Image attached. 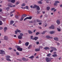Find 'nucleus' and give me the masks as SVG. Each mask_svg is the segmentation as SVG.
Here are the masks:
<instances>
[{
	"instance_id": "11",
	"label": "nucleus",
	"mask_w": 62,
	"mask_h": 62,
	"mask_svg": "<svg viewBox=\"0 0 62 62\" xmlns=\"http://www.w3.org/2000/svg\"><path fill=\"white\" fill-rule=\"evenodd\" d=\"M29 42H26L25 44V46H28V45H29Z\"/></svg>"
},
{
	"instance_id": "38",
	"label": "nucleus",
	"mask_w": 62,
	"mask_h": 62,
	"mask_svg": "<svg viewBox=\"0 0 62 62\" xmlns=\"http://www.w3.org/2000/svg\"><path fill=\"white\" fill-rule=\"evenodd\" d=\"M6 9L8 11V10H9V7H7L6 8Z\"/></svg>"
},
{
	"instance_id": "35",
	"label": "nucleus",
	"mask_w": 62,
	"mask_h": 62,
	"mask_svg": "<svg viewBox=\"0 0 62 62\" xmlns=\"http://www.w3.org/2000/svg\"><path fill=\"white\" fill-rule=\"evenodd\" d=\"M23 18H24L23 17H21L20 21H23Z\"/></svg>"
},
{
	"instance_id": "15",
	"label": "nucleus",
	"mask_w": 62,
	"mask_h": 62,
	"mask_svg": "<svg viewBox=\"0 0 62 62\" xmlns=\"http://www.w3.org/2000/svg\"><path fill=\"white\" fill-rule=\"evenodd\" d=\"M28 32L29 33V34H32L33 33V32H32V31H31L30 30H28Z\"/></svg>"
},
{
	"instance_id": "58",
	"label": "nucleus",
	"mask_w": 62,
	"mask_h": 62,
	"mask_svg": "<svg viewBox=\"0 0 62 62\" xmlns=\"http://www.w3.org/2000/svg\"><path fill=\"white\" fill-rule=\"evenodd\" d=\"M29 46V47H30V48H31V47L32 46L31 45H30Z\"/></svg>"
},
{
	"instance_id": "7",
	"label": "nucleus",
	"mask_w": 62,
	"mask_h": 62,
	"mask_svg": "<svg viewBox=\"0 0 62 62\" xmlns=\"http://www.w3.org/2000/svg\"><path fill=\"white\" fill-rule=\"evenodd\" d=\"M22 60L23 61H27L28 60V59H26L24 58H22Z\"/></svg>"
},
{
	"instance_id": "12",
	"label": "nucleus",
	"mask_w": 62,
	"mask_h": 62,
	"mask_svg": "<svg viewBox=\"0 0 62 62\" xmlns=\"http://www.w3.org/2000/svg\"><path fill=\"white\" fill-rule=\"evenodd\" d=\"M14 23V21L12 20L10 21V24H12Z\"/></svg>"
},
{
	"instance_id": "44",
	"label": "nucleus",
	"mask_w": 62,
	"mask_h": 62,
	"mask_svg": "<svg viewBox=\"0 0 62 62\" xmlns=\"http://www.w3.org/2000/svg\"><path fill=\"white\" fill-rule=\"evenodd\" d=\"M54 9H55V8H52L51 9V11H53V10H54Z\"/></svg>"
},
{
	"instance_id": "62",
	"label": "nucleus",
	"mask_w": 62,
	"mask_h": 62,
	"mask_svg": "<svg viewBox=\"0 0 62 62\" xmlns=\"http://www.w3.org/2000/svg\"><path fill=\"white\" fill-rule=\"evenodd\" d=\"M36 44H39V42H36Z\"/></svg>"
},
{
	"instance_id": "16",
	"label": "nucleus",
	"mask_w": 62,
	"mask_h": 62,
	"mask_svg": "<svg viewBox=\"0 0 62 62\" xmlns=\"http://www.w3.org/2000/svg\"><path fill=\"white\" fill-rule=\"evenodd\" d=\"M54 39L55 40H56V41H57L58 40V38L55 37L54 38Z\"/></svg>"
},
{
	"instance_id": "39",
	"label": "nucleus",
	"mask_w": 62,
	"mask_h": 62,
	"mask_svg": "<svg viewBox=\"0 0 62 62\" xmlns=\"http://www.w3.org/2000/svg\"><path fill=\"white\" fill-rule=\"evenodd\" d=\"M2 24H3V23H2V22L1 21H0V25H2Z\"/></svg>"
},
{
	"instance_id": "45",
	"label": "nucleus",
	"mask_w": 62,
	"mask_h": 62,
	"mask_svg": "<svg viewBox=\"0 0 62 62\" xmlns=\"http://www.w3.org/2000/svg\"><path fill=\"white\" fill-rule=\"evenodd\" d=\"M30 7L31 8H35L34 6H33H33H31Z\"/></svg>"
},
{
	"instance_id": "59",
	"label": "nucleus",
	"mask_w": 62,
	"mask_h": 62,
	"mask_svg": "<svg viewBox=\"0 0 62 62\" xmlns=\"http://www.w3.org/2000/svg\"><path fill=\"white\" fill-rule=\"evenodd\" d=\"M29 46V47H30V48H31V47L32 46L31 45H30Z\"/></svg>"
},
{
	"instance_id": "50",
	"label": "nucleus",
	"mask_w": 62,
	"mask_h": 62,
	"mask_svg": "<svg viewBox=\"0 0 62 62\" xmlns=\"http://www.w3.org/2000/svg\"><path fill=\"white\" fill-rule=\"evenodd\" d=\"M27 18L26 17L24 19V21H25V20H27Z\"/></svg>"
},
{
	"instance_id": "52",
	"label": "nucleus",
	"mask_w": 62,
	"mask_h": 62,
	"mask_svg": "<svg viewBox=\"0 0 62 62\" xmlns=\"http://www.w3.org/2000/svg\"><path fill=\"white\" fill-rule=\"evenodd\" d=\"M25 7L26 8V9H29V8H28V7L26 6Z\"/></svg>"
},
{
	"instance_id": "20",
	"label": "nucleus",
	"mask_w": 62,
	"mask_h": 62,
	"mask_svg": "<svg viewBox=\"0 0 62 62\" xmlns=\"http://www.w3.org/2000/svg\"><path fill=\"white\" fill-rule=\"evenodd\" d=\"M15 18L17 19H19V17H18V16L17 15H15Z\"/></svg>"
},
{
	"instance_id": "30",
	"label": "nucleus",
	"mask_w": 62,
	"mask_h": 62,
	"mask_svg": "<svg viewBox=\"0 0 62 62\" xmlns=\"http://www.w3.org/2000/svg\"><path fill=\"white\" fill-rule=\"evenodd\" d=\"M35 51L36 52H38V51H39V49H35Z\"/></svg>"
},
{
	"instance_id": "36",
	"label": "nucleus",
	"mask_w": 62,
	"mask_h": 62,
	"mask_svg": "<svg viewBox=\"0 0 62 62\" xmlns=\"http://www.w3.org/2000/svg\"><path fill=\"white\" fill-rule=\"evenodd\" d=\"M46 37L47 39H50V37L49 36H46Z\"/></svg>"
},
{
	"instance_id": "60",
	"label": "nucleus",
	"mask_w": 62,
	"mask_h": 62,
	"mask_svg": "<svg viewBox=\"0 0 62 62\" xmlns=\"http://www.w3.org/2000/svg\"><path fill=\"white\" fill-rule=\"evenodd\" d=\"M11 49H12V48L10 47H9L8 48V50H11Z\"/></svg>"
},
{
	"instance_id": "49",
	"label": "nucleus",
	"mask_w": 62,
	"mask_h": 62,
	"mask_svg": "<svg viewBox=\"0 0 62 62\" xmlns=\"http://www.w3.org/2000/svg\"><path fill=\"white\" fill-rule=\"evenodd\" d=\"M19 2H17L16 4V5H18V4H19Z\"/></svg>"
},
{
	"instance_id": "3",
	"label": "nucleus",
	"mask_w": 62,
	"mask_h": 62,
	"mask_svg": "<svg viewBox=\"0 0 62 62\" xmlns=\"http://www.w3.org/2000/svg\"><path fill=\"white\" fill-rule=\"evenodd\" d=\"M46 60L47 62H50L51 61V60L49 58H46Z\"/></svg>"
},
{
	"instance_id": "23",
	"label": "nucleus",
	"mask_w": 62,
	"mask_h": 62,
	"mask_svg": "<svg viewBox=\"0 0 62 62\" xmlns=\"http://www.w3.org/2000/svg\"><path fill=\"white\" fill-rule=\"evenodd\" d=\"M38 3L39 4H42V2L41 1H38Z\"/></svg>"
},
{
	"instance_id": "53",
	"label": "nucleus",
	"mask_w": 62,
	"mask_h": 62,
	"mask_svg": "<svg viewBox=\"0 0 62 62\" xmlns=\"http://www.w3.org/2000/svg\"><path fill=\"white\" fill-rule=\"evenodd\" d=\"M33 38V36H31V38L32 39H33V38Z\"/></svg>"
},
{
	"instance_id": "46",
	"label": "nucleus",
	"mask_w": 62,
	"mask_h": 62,
	"mask_svg": "<svg viewBox=\"0 0 62 62\" xmlns=\"http://www.w3.org/2000/svg\"><path fill=\"white\" fill-rule=\"evenodd\" d=\"M15 10H14L12 12H10L11 14H12V13H13V12H15Z\"/></svg>"
},
{
	"instance_id": "54",
	"label": "nucleus",
	"mask_w": 62,
	"mask_h": 62,
	"mask_svg": "<svg viewBox=\"0 0 62 62\" xmlns=\"http://www.w3.org/2000/svg\"><path fill=\"white\" fill-rule=\"evenodd\" d=\"M53 51H54V50H53V49H52V50H51V51H50V52L51 53H52V52H53Z\"/></svg>"
},
{
	"instance_id": "48",
	"label": "nucleus",
	"mask_w": 62,
	"mask_h": 62,
	"mask_svg": "<svg viewBox=\"0 0 62 62\" xmlns=\"http://www.w3.org/2000/svg\"><path fill=\"white\" fill-rule=\"evenodd\" d=\"M34 8H37V7H38V6H37L36 5H34Z\"/></svg>"
},
{
	"instance_id": "63",
	"label": "nucleus",
	"mask_w": 62,
	"mask_h": 62,
	"mask_svg": "<svg viewBox=\"0 0 62 62\" xmlns=\"http://www.w3.org/2000/svg\"><path fill=\"white\" fill-rule=\"evenodd\" d=\"M3 22H5V21H6V20L5 19H3Z\"/></svg>"
},
{
	"instance_id": "43",
	"label": "nucleus",
	"mask_w": 62,
	"mask_h": 62,
	"mask_svg": "<svg viewBox=\"0 0 62 62\" xmlns=\"http://www.w3.org/2000/svg\"><path fill=\"white\" fill-rule=\"evenodd\" d=\"M15 34H18V31H15Z\"/></svg>"
},
{
	"instance_id": "42",
	"label": "nucleus",
	"mask_w": 62,
	"mask_h": 62,
	"mask_svg": "<svg viewBox=\"0 0 62 62\" xmlns=\"http://www.w3.org/2000/svg\"><path fill=\"white\" fill-rule=\"evenodd\" d=\"M20 35L21 36H23V34L22 33H20Z\"/></svg>"
},
{
	"instance_id": "51",
	"label": "nucleus",
	"mask_w": 62,
	"mask_h": 62,
	"mask_svg": "<svg viewBox=\"0 0 62 62\" xmlns=\"http://www.w3.org/2000/svg\"><path fill=\"white\" fill-rule=\"evenodd\" d=\"M16 54H17V55H19V53H18V52H16Z\"/></svg>"
},
{
	"instance_id": "41",
	"label": "nucleus",
	"mask_w": 62,
	"mask_h": 62,
	"mask_svg": "<svg viewBox=\"0 0 62 62\" xmlns=\"http://www.w3.org/2000/svg\"><path fill=\"white\" fill-rule=\"evenodd\" d=\"M25 3H23L22 4V6H25Z\"/></svg>"
},
{
	"instance_id": "17",
	"label": "nucleus",
	"mask_w": 62,
	"mask_h": 62,
	"mask_svg": "<svg viewBox=\"0 0 62 62\" xmlns=\"http://www.w3.org/2000/svg\"><path fill=\"white\" fill-rule=\"evenodd\" d=\"M18 38L19 39H22V36L19 35L18 36Z\"/></svg>"
},
{
	"instance_id": "18",
	"label": "nucleus",
	"mask_w": 62,
	"mask_h": 62,
	"mask_svg": "<svg viewBox=\"0 0 62 62\" xmlns=\"http://www.w3.org/2000/svg\"><path fill=\"white\" fill-rule=\"evenodd\" d=\"M4 39L5 40H7L8 39V37L7 36H6L4 37Z\"/></svg>"
},
{
	"instance_id": "21",
	"label": "nucleus",
	"mask_w": 62,
	"mask_h": 62,
	"mask_svg": "<svg viewBox=\"0 0 62 62\" xmlns=\"http://www.w3.org/2000/svg\"><path fill=\"white\" fill-rule=\"evenodd\" d=\"M7 27H5L4 28V31L5 32H6V31L7 30Z\"/></svg>"
},
{
	"instance_id": "5",
	"label": "nucleus",
	"mask_w": 62,
	"mask_h": 62,
	"mask_svg": "<svg viewBox=\"0 0 62 62\" xmlns=\"http://www.w3.org/2000/svg\"><path fill=\"white\" fill-rule=\"evenodd\" d=\"M50 49H52V50H54V51H56V49L54 47H50Z\"/></svg>"
},
{
	"instance_id": "33",
	"label": "nucleus",
	"mask_w": 62,
	"mask_h": 62,
	"mask_svg": "<svg viewBox=\"0 0 62 62\" xmlns=\"http://www.w3.org/2000/svg\"><path fill=\"white\" fill-rule=\"evenodd\" d=\"M46 31H44L43 33H42V34L43 35H44L45 34V33H46Z\"/></svg>"
},
{
	"instance_id": "8",
	"label": "nucleus",
	"mask_w": 62,
	"mask_h": 62,
	"mask_svg": "<svg viewBox=\"0 0 62 62\" xmlns=\"http://www.w3.org/2000/svg\"><path fill=\"white\" fill-rule=\"evenodd\" d=\"M39 38L38 37H35L34 38L32 39L33 40H37Z\"/></svg>"
},
{
	"instance_id": "64",
	"label": "nucleus",
	"mask_w": 62,
	"mask_h": 62,
	"mask_svg": "<svg viewBox=\"0 0 62 62\" xmlns=\"http://www.w3.org/2000/svg\"><path fill=\"white\" fill-rule=\"evenodd\" d=\"M61 57H60V58H59V60H61Z\"/></svg>"
},
{
	"instance_id": "25",
	"label": "nucleus",
	"mask_w": 62,
	"mask_h": 62,
	"mask_svg": "<svg viewBox=\"0 0 62 62\" xmlns=\"http://www.w3.org/2000/svg\"><path fill=\"white\" fill-rule=\"evenodd\" d=\"M27 19H32V17L31 16H30L29 17H27Z\"/></svg>"
},
{
	"instance_id": "2",
	"label": "nucleus",
	"mask_w": 62,
	"mask_h": 62,
	"mask_svg": "<svg viewBox=\"0 0 62 62\" xmlns=\"http://www.w3.org/2000/svg\"><path fill=\"white\" fill-rule=\"evenodd\" d=\"M6 60L7 61H11V60L9 58L10 57L9 56L7 55L6 56Z\"/></svg>"
},
{
	"instance_id": "47",
	"label": "nucleus",
	"mask_w": 62,
	"mask_h": 62,
	"mask_svg": "<svg viewBox=\"0 0 62 62\" xmlns=\"http://www.w3.org/2000/svg\"><path fill=\"white\" fill-rule=\"evenodd\" d=\"M39 32H37L36 33V35H39Z\"/></svg>"
},
{
	"instance_id": "24",
	"label": "nucleus",
	"mask_w": 62,
	"mask_h": 62,
	"mask_svg": "<svg viewBox=\"0 0 62 62\" xmlns=\"http://www.w3.org/2000/svg\"><path fill=\"white\" fill-rule=\"evenodd\" d=\"M22 16V17H23H23H26V15H23Z\"/></svg>"
},
{
	"instance_id": "26",
	"label": "nucleus",
	"mask_w": 62,
	"mask_h": 62,
	"mask_svg": "<svg viewBox=\"0 0 62 62\" xmlns=\"http://www.w3.org/2000/svg\"><path fill=\"white\" fill-rule=\"evenodd\" d=\"M16 30H17V32H18V33H21V31H20V30H19L18 29H17Z\"/></svg>"
},
{
	"instance_id": "55",
	"label": "nucleus",
	"mask_w": 62,
	"mask_h": 62,
	"mask_svg": "<svg viewBox=\"0 0 62 62\" xmlns=\"http://www.w3.org/2000/svg\"><path fill=\"white\" fill-rule=\"evenodd\" d=\"M3 28V27H0V30H2Z\"/></svg>"
},
{
	"instance_id": "37",
	"label": "nucleus",
	"mask_w": 62,
	"mask_h": 62,
	"mask_svg": "<svg viewBox=\"0 0 62 62\" xmlns=\"http://www.w3.org/2000/svg\"><path fill=\"white\" fill-rule=\"evenodd\" d=\"M54 6H57L58 5L56 3H55L54 4Z\"/></svg>"
},
{
	"instance_id": "14",
	"label": "nucleus",
	"mask_w": 62,
	"mask_h": 62,
	"mask_svg": "<svg viewBox=\"0 0 62 62\" xmlns=\"http://www.w3.org/2000/svg\"><path fill=\"white\" fill-rule=\"evenodd\" d=\"M36 9L37 10H40V8H39V6H38L37 7Z\"/></svg>"
},
{
	"instance_id": "28",
	"label": "nucleus",
	"mask_w": 62,
	"mask_h": 62,
	"mask_svg": "<svg viewBox=\"0 0 62 62\" xmlns=\"http://www.w3.org/2000/svg\"><path fill=\"white\" fill-rule=\"evenodd\" d=\"M55 2L56 4H57V3H59L60 2L58 1H55Z\"/></svg>"
},
{
	"instance_id": "34",
	"label": "nucleus",
	"mask_w": 62,
	"mask_h": 62,
	"mask_svg": "<svg viewBox=\"0 0 62 62\" xmlns=\"http://www.w3.org/2000/svg\"><path fill=\"white\" fill-rule=\"evenodd\" d=\"M34 56H31L30 57H29V58H34Z\"/></svg>"
},
{
	"instance_id": "56",
	"label": "nucleus",
	"mask_w": 62,
	"mask_h": 62,
	"mask_svg": "<svg viewBox=\"0 0 62 62\" xmlns=\"http://www.w3.org/2000/svg\"><path fill=\"white\" fill-rule=\"evenodd\" d=\"M17 15L18 16L20 15V14H19V12H18L17 13Z\"/></svg>"
},
{
	"instance_id": "10",
	"label": "nucleus",
	"mask_w": 62,
	"mask_h": 62,
	"mask_svg": "<svg viewBox=\"0 0 62 62\" xmlns=\"http://www.w3.org/2000/svg\"><path fill=\"white\" fill-rule=\"evenodd\" d=\"M44 49L46 50H50V48L48 47H44Z\"/></svg>"
},
{
	"instance_id": "4",
	"label": "nucleus",
	"mask_w": 62,
	"mask_h": 62,
	"mask_svg": "<svg viewBox=\"0 0 62 62\" xmlns=\"http://www.w3.org/2000/svg\"><path fill=\"white\" fill-rule=\"evenodd\" d=\"M0 54H5V51H4L2 50H0Z\"/></svg>"
},
{
	"instance_id": "32",
	"label": "nucleus",
	"mask_w": 62,
	"mask_h": 62,
	"mask_svg": "<svg viewBox=\"0 0 62 62\" xmlns=\"http://www.w3.org/2000/svg\"><path fill=\"white\" fill-rule=\"evenodd\" d=\"M51 54L49 53L48 54H47V56H48V57H50V56H51Z\"/></svg>"
},
{
	"instance_id": "57",
	"label": "nucleus",
	"mask_w": 62,
	"mask_h": 62,
	"mask_svg": "<svg viewBox=\"0 0 62 62\" xmlns=\"http://www.w3.org/2000/svg\"><path fill=\"white\" fill-rule=\"evenodd\" d=\"M29 46V47H30V48H31V47L32 46L31 45H30Z\"/></svg>"
},
{
	"instance_id": "9",
	"label": "nucleus",
	"mask_w": 62,
	"mask_h": 62,
	"mask_svg": "<svg viewBox=\"0 0 62 62\" xmlns=\"http://www.w3.org/2000/svg\"><path fill=\"white\" fill-rule=\"evenodd\" d=\"M10 5H12V4L10 3H9L8 4V6H9V7H10L12 8V7H13V6Z\"/></svg>"
},
{
	"instance_id": "61",
	"label": "nucleus",
	"mask_w": 62,
	"mask_h": 62,
	"mask_svg": "<svg viewBox=\"0 0 62 62\" xmlns=\"http://www.w3.org/2000/svg\"><path fill=\"white\" fill-rule=\"evenodd\" d=\"M2 9H1L0 8V12H2Z\"/></svg>"
},
{
	"instance_id": "29",
	"label": "nucleus",
	"mask_w": 62,
	"mask_h": 62,
	"mask_svg": "<svg viewBox=\"0 0 62 62\" xmlns=\"http://www.w3.org/2000/svg\"><path fill=\"white\" fill-rule=\"evenodd\" d=\"M57 31H59V32H60V31H61V30L59 28H57Z\"/></svg>"
},
{
	"instance_id": "6",
	"label": "nucleus",
	"mask_w": 62,
	"mask_h": 62,
	"mask_svg": "<svg viewBox=\"0 0 62 62\" xmlns=\"http://www.w3.org/2000/svg\"><path fill=\"white\" fill-rule=\"evenodd\" d=\"M50 29H54V26L53 25H52L51 27H49Z\"/></svg>"
},
{
	"instance_id": "19",
	"label": "nucleus",
	"mask_w": 62,
	"mask_h": 62,
	"mask_svg": "<svg viewBox=\"0 0 62 62\" xmlns=\"http://www.w3.org/2000/svg\"><path fill=\"white\" fill-rule=\"evenodd\" d=\"M36 21L37 22H42V21L40 20L39 19H37L36 20Z\"/></svg>"
},
{
	"instance_id": "1",
	"label": "nucleus",
	"mask_w": 62,
	"mask_h": 62,
	"mask_svg": "<svg viewBox=\"0 0 62 62\" xmlns=\"http://www.w3.org/2000/svg\"><path fill=\"white\" fill-rule=\"evenodd\" d=\"M16 48H17V50L19 51H22V50H23V48L20 47L19 46H16Z\"/></svg>"
},
{
	"instance_id": "13",
	"label": "nucleus",
	"mask_w": 62,
	"mask_h": 62,
	"mask_svg": "<svg viewBox=\"0 0 62 62\" xmlns=\"http://www.w3.org/2000/svg\"><path fill=\"white\" fill-rule=\"evenodd\" d=\"M56 23L58 24H59L60 23V21L59 20H57V21Z\"/></svg>"
},
{
	"instance_id": "31",
	"label": "nucleus",
	"mask_w": 62,
	"mask_h": 62,
	"mask_svg": "<svg viewBox=\"0 0 62 62\" xmlns=\"http://www.w3.org/2000/svg\"><path fill=\"white\" fill-rule=\"evenodd\" d=\"M52 56L53 57H56V56H57V55L56 54H54L52 55Z\"/></svg>"
},
{
	"instance_id": "27",
	"label": "nucleus",
	"mask_w": 62,
	"mask_h": 62,
	"mask_svg": "<svg viewBox=\"0 0 62 62\" xmlns=\"http://www.w3.org/2000/svg\"><path fill=\"white\" fill-rule=\"evenodd\" d=\"M50 9V7H47L46 8V9L47 10H49Z\"/></svg>"
},
{
	"instance_id": "40",
	"label": "nucleus",
	"mask_w": 62,
	"mask_h": 62,
	"mask_svg": "<svg viewBox=\"0 0 62 62\" xmlns=\"http://www.w3.org/2000/svg\"><path fill=\"white\" fill-rule=\"evenodd\" d=\"M50 33L51 34H53V33H54V32L53 31H51L50 32Z\"/></svg>"
},
{
	"instance_id": "22",
	"label": "nucleus",
	"mask_w": 62,
	"mask_h": 62,
	"mask_svg": "<svg viewBox=\"0 0 62 62\" xmlns=\"http://www.w3.org/2000/svg\"><path fill=\"white\" fill-rule=\"evenodd\" d=\"M11 2L13 3H14L15 2V0H11Z\"/></svg>"
}]
</instances>
